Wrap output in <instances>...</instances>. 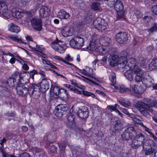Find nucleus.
Returning a JSON list of instances; mask_svg holds the SVG:
<instances>
[{
  "label": "nucleus",
  "instance_id": "1",
  "mask_svg": "<svg viewBox=\"0 0 157 157\" xmlns=\"http://www.w3.org/2000/svg\"><path fill=\"white\" fill-rule=\"evenodd\" d=\"M152 107L157 108V100L156 99L152 100L148 98H144L143 99L142 102L138 103L136 108L141 114L147 118H150V115L148 112L152 113L153 109L151 107Z\"/></svg>",
  "mask_w": 157,
  "mask_h": 157
},
{
  "label": "nucleus",
  "instance_id": "2",
  "mask_svg": "<svg viewBox=\"0 0 157 157\" xmlns=\"http://www.w3.org/2000/svg\"><path fill=\"white\" fill-rule=\"evenodd\" d=\"M123 60V63L121 64L122 68L124 69H131L133 70L134 73L136 75L134 79L136 81H139L141 80L143 71L137 66L136 65V62L135 59L133 58H129L128 61L126 57L123 56V59L121 60Z\"/></svg>",
  "mask_w": 157,
  "mask_h": 157
},
{
  "label": "nucleus",
  "instance_id": "3",
  "mask_svg": "<svg viewBox=\"0 0 157 157\" xmlns=\"http://www.w3.org/2000/svg\"><path fill=\"white\" fill-rule=\"evenodd\" d=\"M98 41L94 38L90 41L89 45L87 47V49L91 51H95L100 55L101 53H104L105 52L103 51V47L98 46Z\"/></svg>",
  "mask_w": 157,
  "mask_h": 157
},
{
  "label": "nucleus",
  "instance_id": "4",
  "mask_svg": "<svg viewBox=\"0 0 157 157\" xmlns=\"http://www.w3.org/2000/svg\"><path fill=\"white\" fill-rule=\"evenodd\" d=\"M69 43L73 48H80L84 45V39L80 36H75L71 39Z\"/></svg>",
  "mask_w": 157,
  "mask_h": 157
},
{
  "label": "nucleus",
  "instance_id": "5",
  "mask_svg": "<svg viewBox=\"0 0 157 157\" xmlns=\"http://www.w3.org/2000/svg\"><path fill=\"white\" fill-rule=\"evenodd\" d=\"M123 56H121L120 58L117 55H111L109 57V61L110 65L112 67L116 66L117 64L120 65V67L122 68L121 64L123 63V60L121 61L123 59Z\"/></svg>",
  "mask_w": 157,
  "mask_h": 157
},
{
  "label": "nucleus",
  "instance_id": "6",
  "mask_svg": "<svg viewBox=\"0 0 157 157\" xmlns=\"http://www.w3.org/2000/svg\"><path fill=\"white\" fill-rule=\"evenodd\" d=\"M136 134L134 128L129 127L125 130L121 136L124 140H129L131 139Z\"/></svg>",
  "mask_w": 157,
  "mask_h": 157
},
{
  "label": "nucleus",
  "instance_id": "7",
  "mask_svg": "<svg viewBox=\"0 0 157 157\" xmlns=\"http://www.w3.org/2000/svg\"><path fill=\"white\" fill-rule=\"evenodd\" d=\"M93 25L95 29L102 30L106 29L107 24L104 19L101 17H98L94 21Z\"/></svg>",
  "mask_w": 157,
  "mask_h": 157
},
{
  "label": "nucleus",
  "instance_id": "8",
  "mask_svg": "<svg viewBox=\"0 0 157 157\" xmlns=\"http://www.w3.org/2000/svg\"><path fill=\"white\" fill-rule=\"evenodd\" d=\"M29 93L30 96L35 98H37L40 95V87L39 86L35 84H30L29 85Z\"/></svg>",
  "mask_w": 157,
  "mask_h": 157
},
{
  "label": "nucleus",
  "instance_id": "9",
  "mask_svg": "<svg viewBox=\"0 0 157 157\" xmlns=\"http://www.w3.org/2000/svg\"><path fill=\"white\" fill-rule=\"evenodd\" d=\"M115 39L118 43L120 44H124L128 42V37L126 33L121 32L116 34Z\"/></svg>",
  "mask_w": 157,
  "mask_h": 157
},
{
  "label": "nucleus",
  "instance_id": "10",
  "mask_svg": "<svg viewBox=\"0 0 157 157\" xmlns=\"http://www.w3.org/2000/svg\"><path fill=\"white\" fill-rule=\"evenodd\" d=\"M68 107L63 105H59L56 107L54 111V114L59 118H60L66 113Z\"/></svg>",
  "mask_w": 157,
  "mask_h": 157
},
{
  "label": "nucleus",
  "instance_id": "11",
  "mask_svg": "<svg viewBox=\"0 0 157 157\" xmlns=\"http://www.w3.org/2000/svg\"><path fill=\"white\" fill-rule=\"evenodd\" d=\"M61 41L57 39L51 43V46L55 51L60 53H63L65 51V48L64 45L60 44Z\"/></svg>",
  "mask_w": 157,
  "mask_h": 157
},
{
  "label": "nucleus",
  "instance_id": "12",
  "mask_svg": "<svg viewBox=\"0 0 157 157\" xmlns=\"http://www.w3.org/2000/svg\"><path fill=\"white\" fill-rule=\"evenodd\" d=\"M10 11L8 10V7L4 3H0V16L9 18L11 16Z\"/></svg>",
  "mask_w": 157,
  "mask_h": 157
},
{
  "label": "nucleus",
  "instance_id": "13",
  "mask_svg": "<svg viewBox=\"0 0 157 157\" xmlns=\"http://www.w3.org/2000/svg\"><path fill=\"white\" fill-rule=\"evenodd\" d=\"M16 89L17 94L21 96H25L29 93V87L27 88L22 83L17 86Z\"/></svg>",
  "mask_w": 157,
  "mask_h": 157
},
{
  "label": "nucleus",
  "instance_id": "14",
  "mask_svg": "<svg viewBox=\"0 0 157 157\" xmlns=\"http://www.w3.org/2000/svg\"><path fill=\"white\" fill-rule=\"evenodd\" d=\"M31 22L34 29L38 31L41 30L42 22L41 19L38 18H33L31 20Z\"/></svg>",
  "mask_w": 157,
  "mask_h": 157
},
{
  "label": "nucleus",
  "instance_id": "15",
  "mask_svg": "<svg viewBox=\"0 0 157 157\" xmlns=\"http://www.w3.org/2000/svg\"><path fill=\"white\" fill-rule=\"evenodd\" d=\"M89 111L87 107L84 106L79 109L77 113V115L82 119H85L89 116Z\"/></svg>",
  "mask_w": 157,
  "mask_h": 157
},
{
  "label": "nucleus",
  "instance_id": "16",
  "mask_svg": "<svg viewBox=\"0 0 157 157\" xmlns=\"http://www.w3.org/2000/svg\"><path fill=\"white\" fill-rule=\"evenodd\" d=\"M144 72L141 76V80L139 81H136V82H139L141 81L146 86L150 87L153 85L154 80L149 76L144 78L143 77Z\"/></svg>",
  "mask_w": 157,
  "mask_h": 157
},
{
  "label": "nucleus",
  "instance_id": "17",
  "mask_svg": "<svg viewBox=\"0 0 157 157\" xmlns=\"http://www.w3.org/2000/svg\"><path fill=\"white\" fill-rule=\"evenodd\" d=\"M74 113L71 111V110L69 113L67 118V124L68 127L72 128L75 125V116L74 115Z\"/></svg>",
  "mask_w": 157,
  "mask_h": 157
},
{
  "label": "nucleus",
  "instance_id": "18",
  "mask_svg": "<svg viewBox=\"0 0 157 157\" xmlns=\"http://www.w3.org/2000/svg\"><path fill=\"white\" fill-rule=\"evenodd\" d=\"M21 9H13L11 10V13L12 16L17 19H20L23 16V13Z\"/></svg>",
  "mask_w": 157,
  "mask_h": 157
},
{
  "label": "nucleus",
  "instance_id": "19",
  "mask_svg": "<svg viewBox=\"0 0 157 157\" xmlns=\"http://www.w3.org/2000/svg\"><path fill=\"white\" fill-rule=\"evenodd\" d=\"M8 30L11 32L17 33L20 32V28L18 25L11 23L8 25Z\"/></svg>",
  "mask_w": 157,
  "mask_h": 157
},
{
  "label": "nucleus",
  "instance_id": "20",
  "mask_svg": "<svg viewBox=\"0 0 157 157\" xmlns=\"http://www.w3.org/2000/svg\"><path fill=\"white\" fill-rule=\"evenodd\" d=\"M134 138L137 140L140 141L141 143L143 144V149L144 150L145 149V146L146 145L145 144L147 143L146 142L147 141H146L144 143L145 138V136L144 135L141 133H139L136 134Z\"/></svg>",
  "mask_w": 157,
  "mask_h": 157
},
{
  "label": "nucleus",
  "instance_id": "21",
  "mask_svg": "<svg viewBox=\"0 0 157 157\" xmlns=\"http://www.w3.org/2000/svg\"><path fill=\"white\" fill-rule=\"evenodd\" d=\"M114 88L115 90H117L121 93H125L129 91V89L123 85H119L117 86L114 85Z\"/></svg>",
  "mask_w": 157,
  "mask_h": 157
},
{
  "label": "nucleus",
  "instance_id": "22",
  "mask_svg": "<svg viewBox=\"0 0 157 157\" xmlns=\"http://www.w3.org/2000/svg\"><path fill=\"white\" fill-rule=\"evenodd\" d=\"M61 33L62 35L64 37L70 36L73 34L71 29L68 26L64 27L61 31Z\"/></svg>",
  "mask_w": 157,
  "mask_h": 157
},
{
  "label": "nucleus",
  "instance_id": "23",
  "mask_svg": "<svg viewBox=\"0 0 157 157\" xmlns=\"http://www.w3.org/2000/svg\"><path fill=\"white\" fill-rule=\"evenodd\" d=\"M69 13L64 10H59L57 14L58 18L62 19H67L70 17Z\"/></svg>",
  "mask_w": 157,
  "mask_h": 157
},
{
  "label": "nucleus",
  "instance_id": "24",
  "mask_svg": "<svg viewBox=\"0 0 157 157\" xmlns=\"http://www.w3.org/2000/svg\"><path fill=\"white\" fill-rule=\"evenodd\" d=\"M49 10L48 8L44 6H43L39 10L40 15L43 17L48 16L49 14Z\"/></svg>",
  "mask_w": 157,
  "mask_h": 157
},
{
  "label": "nucleus",
  "instance_id": "25",
  "mask_svg": "<svg viewBox=\"0 0 157 157\" xmlns=\"http://www.w3.org/2000/svg\"><path fill=\"white\" fill-rule=\"evenodd\" d=\"M12 78L17 83L18 85L21 84L22 78L21 74L19 72H16L11 76Z\"/></svg>",
  "mask_w": 157,
  "mask_h": 157
},
{
  "label": "nucleus",
  "instance_id": "26",
  "mask_svg": "<svg viewBox=\"0 0 157 157\" xmlns=\"http://www.w3.org/2000/svg\"><path fill=\"white\" fill-rule=\"evenodd\" d=\"M127 69L128 70L124 73V76L129 81H132L133 79L134 72L133 70L129 69Z\"/></svg>",
  "mask_w": 157,
  "mask_h": 157
},
{
  "label": "nucleus",
  "instance_id": "27",
  "mask_svg": "<svg viewBox=\"0 0 157 157\" xmlns=\"http://www.w3.org/2000/svg\"><path fill=\"white\" fill-rule=\"evenodd\" d=\"M114 9L117 12L123 10L124 9L123 5L121 0L116 1L114 5Z\"/></svg>",
  "mask_w": 157,
  "mask_h": 157
},
{
  "label": "nucleus",
  "instance_id": "28",
  "mask_svg": "<svg viewBox=\"0 0 157 157\" xmlns=\"http://www.w3.org/2000/svg\"><path fill=\"white\" fill-rule=\"evenodd\" d=\"M122 105L126 108H129L131 105V103L128 100L123 98L117 100Z\"/></svg>",
  "mask_w": 157,
  "mask_h": 157
},
{
  "label": "nucleus",
  "instance_id": "29",
  "mask_svg": "<svg viewBox=\"0 0 157 157\" xmlns=\"http://www.w3.org/2000/svg\"><path fill=\"white\" fill-rule=\"evenodd\" d=\"M130 88L129 89V91L131 92H133L136 94H141L143 92L144 90H140L137 89L138 86L135 85H130Z\"/></svg>",
  "mask_w": 157,
  "mask_h": 157
},
{
  "label": "nucleus",
  "instance_id": "30",
  "mask_svg": "<svg viewBox=\"0 0 157 157\" xmlns=\"http://www.w3.org/2000/svg\"><path fill=\"white\" fill-rule=\"evenodd\" d=\"M50 81L46 79H42L41 82V88L45 90H48L49 88V82Z\"/></svg>",
  "mask_w": 157,
  "mask_h": 157
},
{
  "label": "nucleus",
  "instance_id": "31",
  "mask_svg": "<svg viewBox=\"0 0 157 157\" xmlns=\"http://www.w3.org/2000/svg\"><path fill=\"white\" fill-rule=\"evenodd\" d=\"M6 84L10 87H14L15 86H18L17 83L15 81L11 76L7 80Z\"/></svg>",
  "mask_w": 157,
  "mask_h": 157
},
{
  "label": "nucleus",
  "instance_id": "32",
  "mask_svg": "<svg viewBox=\"0 0 157 157\" xmlns=\"http://www.w3.org/2000/svg\"><path fill=\"white\" fill-rule=\"evenodd\" d=\"M103 51H104L105 52L104 53H101V55L106 54L107 53H108L110 54L112 53L115 52L116 51V49L114 48H109L107 47H103Z\"/></svg>",
  "mask_w": 157,
  "mask_h": 157
},
{
  "label": "nucleus",
  "instance_id": "33",
  "mask_svg": "<svg viewBox=\"0 0 157 157\" xmlns=\"http://www.w3.org/2000/svg\"><path fill=\"white\" fill-rule=\"evenodd\" d=\"M149 67L151 71L157 69V59H153L152 61L149 64Z\"/></svg>",
  "mask_w": 157,
  "mask_h": 157
},
{
  "label": "nucleus",
  "instance_id": "34",
  "mask_svg": "<svg viewBox=\"0 0 157 157\" xmlns=\"http://www.w3.org/2000/svg\"><path fill=\"white\" fill-rule=\"evenodd\" d=\"M92 70L88 67H86L82 70L81 73L85 75L90 76L92 73Z\"/></svg>",
  "mask_w": 157,
  "mask_h": 157
},
{
  "label": "nucleus",
  "instance_id": "35",
  "mask_svg": "<svg viewBox=\"0 0 157 157\" xmlns=\"http://www.w3.org/2000/svg\"><path fill=\"white\" fill-rule=\"evenodd\" d=\"M109 78L112 82V85L114 87V85H116V76L115 74L113 72H111L109 73Z\"/></svg>",
  "mask_w": 157,
  "mask_h": 157
},
{
  "label": "nucleus",
  "instance_id": "36",
  "mask_svg": "<svg viewBox=\"0 0 157 157\" xmlns=\"http://www.w3.org/2000/svg\"><path fill=\"white\" fill-rule=\"evenodd\" d=\"M52 87H51L50 89V90H52V93L56 96H59V95H61V89H60L57 86H55L53 87V89Z\"/></svg>",
  "mask_w": 157,
  "mask_h": 157
},
{
  "label": "nucleus",
  "instance_id": "37",
  "mask_svg": "<svg viewBox=\"0 0 157 157\" xmlns=\"http://www.w3.org/2000/svg\"><path fill=\"white\" fill-rule=\"evenodd\" d=\"M121 124L117 122L111 128V131L114 132H117L121 130Z\"/></svg>",
  "mask_w": 157,
  "mask_h": 157
},
{
  "label": "nucleus",
  "instance_id": "38",
  "mask_svg": "<svg viewBox=\"0 0 157 157\" xmlns=\"http://www.w3.org/2000/svg\"><path fill=\"white\" fill-rule=\"evenodd\" d=\"M142 144L143 145L140 141L137 140L134 138V139L132 140L131 146L133 148H137Z\"/></svg>",
  "mask_w": 157,
  "mask_h": 157
},
{
  "label": "nucleus",
  "instance_id": "39",
  "mask_svg": "<svg viewBox=\"0 0 157 157\" xmlns=\"http://www.w3.org/2000/svg\"><path fill=\"white\" fill-rule=\"evenodd\" d=\"M43 0H37V3L38 5H37L35 6L33 10H32L30 12H28V13L31 14L36 12L39 9V7L40 6V5L42 4V2H43Z\"/></svg>",
  "mask_w": 157,
  "mask_h": 157
},
{
  "label": "nucleus",
  "instance_id": "40",
  "mask_svg": "<svg viewBox=\"0 0 157 157\" xmlns=\"http://www.w3.org/2000/svg\"><path fill=\"white\" fill-rule=\"evenodd\" d=\"M91 7L92 9L95 11H101L100 5L98 2H93L92 3Z\"/></svg>",
  "mask_w": 157,
  "mask_h": 157
},
{
  "label": "nucleus",
  "instance_id": "41",
  "mask_svg": "<svg viewBox=\"0 0 157 157\" xmlns=\"http://www.w3.org/2000/svg\"><path fill=\"white\" fill-rule=\"evenodd\" d=\"M0 152L2 153L3 157H14L12 155H10L7 153L5 150L4 148L3 147H0Z\"/></svg>",
  "mask_w": 157,
  "mask_h": 157
},
{
  "label": "nucleus",
  "instance_id": "42",
  "mask_svg": "<svg viewBox=\"0 0 157 157\" xmlns=\"http://www.w3.org/2000/svg\"><path fill=\"white\" fill-rule=\"evenodd\" d=\"M101 41L103 43L102 44L104 46H106V47L109 45V44L111 42L110 38L106 37H104L103 39H102Z\"/></svg>",
  "mask_w": 157,
  "mask_h": 157
},
{
  "label": "nucleus",
  "instance_id": "43",
  "mask_svg": "<svg viewBox=\"0 0 157 157\" xmlns=\"http://www.w3.org/2000/svg\"><path fill=\"white\" fill-rule=\"evenodd\" d=\"M17 36H15L13 35H9L7 36V38H10L13 41L17 42L18 43H22V40L21 39H19L17 38Z\"/></svg>",
  "mask_w": 157,
  "mask_h": 157
},
{
  "label": "nucleus",
  "instance_id": "44",
  "mask_svg": "<svg viewBox=\"0 0 157 157\" xmlns=\"http://www.w3.org/2000/svg\"><path fill=\"white\" fill-rule=\"evenodd\" d=\"M59 147L60 149V157H64V150L65 148V146L64 145V144L62 143L61 144H59Z\"/></svg>",
  "mask_w": 157,
  "mask_h": 157
},
{
  "label": "nucleus",
  "instance_id": "45",
  "mask_svg": "<svg viewBox=\"0 0 157 157\" xmlns=\"http://www.w3.org/2000/svg\"><path fill=\"white\" fill-rule=\"evenodd\" d=\"M137 63L141 66L143 67L145 65L146 62L144 57L140 56H139L138 59Z\"/></svg>",
  "mask_w": 157,
  "mask_h": 157
},
{
  "label": "nucleus",
  "instance_id": "46",
  "mask_svg": "<svg viewBox=\"0 0 157 157\" xmlns=\"http://www.w3.org/2000/svg\"><path fill=\"white\" fill-rule=\"evenodd\" d=\"M117 105L115 104L114 105H108L107 106V109L110 111V112L115 111L116 112V110H117Z\"/></svg>",
  "mask_w": 157,
  "mask_h": 157
},
{
  "label": "nucleus",
  "instance_id": "47",
  "mask_svg": "<svg viewBox=\"0 0 157 157\" xmlns=\"http://www.w3.org/2000/svg\"><path fill=\"white\" fill-rule=\"evenodd\" d=\"M82 94H83L84 96L89 97L91 96L92 98H94L95 97V95L93 93L88 92L86 90H82Z\"/></svg>",
  "mask_w": 157,
  "mask_h": 157
},
{
  "label": "nucleus",
  "instance_id": "48",
  "mask_svg": "<svg viewBox=\"0 0 157 157\" xmlns=\"http://www.w3.org/2000/svg\"><path fill=\"white\" fill-rule=\"evenodd\" d=\"M143 121V119L142 118L140 117L139 116H137L135 119H134V120L133 121L135 123L140 124L142 126L143 125H144L143 123L142 122V121Z\"/></svg>",
  "mask_w": 157,
  "mask_h": 157
},
{
  "label": "nucleus",
  "instance_id": "49",
  "mask_svg": "<svg viewBox=\"0 0 157 157\" xmlns=\"http://www.w3.org/2000/svg\"><path fill=\"white\" fill-rule=\"evenodd\" d=\"M42 63L43 64L49 65L51 67L53 68L57 69V68L56 66L53 65L49 61L46 60L44 59H42Z\"/></svg>",
  "mask_w": 157,
  "mask_h": 157
},
{
  "label": "nucleus",
  "instance_id": "50",
  "mask_svg": "<svg viewBox=\"0 0 157 157\" xmlns=\"http://www.w3.org/2000/svg\"><path fill=\"white\" fill-rule=\"evenodd\" d=\"M28 73H29V76L30 78H31L33 80L34 79V76L35 74H37L38 72L36 70H33L28 71Z\"/></svg>",
  "mask_w": 157,
  "mask_h": 157
},
{
  "label": "nucleus",
  "instance_id": "51",
  "mask_svg": "<svg viewBox=\"0 0 157 157\" xmlns=\"http://www.w3.org/2000/svg\"><path fill=\"white\" fill-rule=\"evenodd\" d=\"M117 12V20H118L124 17V13L123 11Z\"/></svg>",
  "mask_w": 157,
  "mask_h": 157
},
{
  "label": "nucleus",
  "instance_id": "52",
  "mask_svg": "<svg viewBox=\"0 0 157 157\" xmlns=\"http://www.w3.org/2000/svg\"><path fill=\"white\" fill-rule=\"evenodd\" d=\"M29 47L33 51H35L39 52L41 51L42 50L41 48L39 45H36V48L33 47L29 45Z\"/></svg>",
  "mask_w": 157,
  "mask_h": 157
},
{
  "label": "nucleus",
  "instance_id": "53",
  "mask_svg": "<svg viewBox=\"0 0 157 157\" xmlns=\"http://www.w3.org/2000/svg\"><path fill=\"white\" fill-rule=\"evenodd\" d=\"M61 93H63L65 94V98L68 99L70 97V95L67 90L63 88L61 89Z\"/></svg>",
  "mask_w": 157,
  "mask_h": 157
},
{
  "label": "nucleus",
  "instance_id": "54",
  "mask_svg": "<svg viewBox=\"0 0 157 157\" xmlns=\"http://www.w3.org/2000/svg\"><path fill=\"white\" fill-rule=\"evenodd\" d=\"M93 108L94 111L96 112H98L99 113H100L101 112V108L97 105H94Z\"/></svg>",
  "mask_w": 157,
  "mask_h": 157
},
{
  "label": "nucleus",
  "instance_id": "55",
  "mask_svg": "<svg viewBox=\"0 0 157 157\" xmlns=\"http://www.w3.org/2000/svg\"><path fill=\"white\" fill-rule=\"evenodd\" d=\"M5 137L8 139L12 138L15 136V135L12 134L10 132H6L5 135Z\"/></svg>",
  "mask_w": 157,
  "mask_h": 157
},
{
  "label": "nucleus",
  "instance_id": "56",
  "mask_svg": "<svg viewBox=\"0 0 157 157\" xmlns=\"http://www.w3.org/2000/svg\"><path fill=\"white\" fill-rule=\"evenodd\" d=\"M157 30V24L156 23H155L153 26L149 29V31L151 32H153Z\"/></svg>",
  "mask_w": 157,
  "mask_h": 157
},
{
  "label": "nucleus",
  "instance_id": "57",
  "mask_svg": "<svg viewBox=\"0 0 157 157\" xmlns=\"http://www.w3.org/2000/svg\"><path fill=\"white\" fill-rule=\"evenodd\" d=\"M151 11L153 13L157 15V5H154L152 6Z\"/></svg>",
  "mask_w": 157,
  "mask_h": 157
},
{
  "label": "nucleus",
  "instance_id": "58",
  "mask_svg": "<svg viewBox=\"0 0 157 157\" xmlns=\"http://www.w3.org/2000/svg\"><path fill=\"white\" fill-rule=\"evenodd\" d=\"M115 2L114 0H109L108 2V5L110 7H113L115 5Z\"/></svg>",
  "mask_w": 157,
  "mask_h": 157
},
{
  "label": "nucleus",
  "instance_id": "59",
  "mask_svg": "<svg viewBox=\"0 0 157 157\" xmlns=\"http://www.w3.org/2000/svg\"><path fill=\"white\" fill-rule=\"evenodd\" d=\"M19 157H31V155L28 153L25 152L20 154Z\"/></svg>",
  "mask_w": 157,
  "mask_h": 157
},
{
  "label": "nucleus",
  "instance_id": "60",
  "mask_svg": "<svg viewBox=\"0 0 157 157\" xmlns=\"http://www.w3.org/2000/svg\"><path fill=\"white\" fill-rule=\"evenodd\" d=\"M154 150V149L152 148H148L146 151L145 154H146V155H150L153 152Z\"/></svg>",
  "mask_w": 157,
  "mask_h": 157
},
{
  "label": "nucleus",
  "instance_id": "61",
  "mask_svg": "<svg viewBox=\"0 0 157 157\" xmlns=\"http://www.w3.org/2000/svg\"><path fill=\"white\" fill-rule=\"evenodd\" d=\"M29 0H21V2L23 6H25L28 5Z\"/></svg>",
  "mask_w": 157,
  "mask_h": 157
},
{
  "label": "nucleus",
  "instance_id": "62",
  "mask_svg": "<svg viewBox=\"0 0 157 157\" xmlns=\"http://www.w3.org/2000/svg\"><path fill=\"white\" fill-rule=\"evenodd\" d=\"M65 58V60L67 61H72L73 60V59L71 57V56L69 54L67 55Z\"/></svg>",
  "mask_w": 157,
  "mask_h": 157
},
{
  "label": "nucleus",
  "instance_id": "63",
  "mask_svg": "<svg viewBox=\"0 0 157 157\" xmlns=\"http://www.w3.org/2000/svg\"><path fill=\"white\" fill-rule=\"evenodd\" d=\"M134 16L136 17L138 20L142 17V15L139 12L137 11V12L135 13Z\"/></svg>",
  "mask_w": 157,
  "mask_h": 157
},
{
  "label": "nucleus",
  "instance_id": "64",
  "mask_svg": "<svg viewBox=\"0 0 157 157\" xmlns=\"http://www.w3.org/2000/svg\"><path fill=\"white\" fill-rule=\"evenodd\" d=\"M151 17L148 16H145L143 18L144 21L146 23L149 22L151 21Z\"/></svg>",
  "mask_w": 157,
  "mask_h": 157
}]
</instances>
